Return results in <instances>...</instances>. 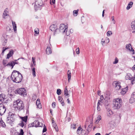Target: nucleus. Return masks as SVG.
I'll return each instance as SVG.
<instances>
[{
  "label": "nucleus",
  "instance_id": "obj_1",
  "mask_svg": "<svg viewBox=\"0 0 135 135\" xmlns=\"http://www.w3.org/2000/svg\"><path fill=\"white\" fill-rule=\"evenodd\" d=\"M11 78L14 82L16 83H19L22 80V76L18 71L14 70L12 73Z\"/></svg>",
  "mask_w": 135,
  "mask_h": 135
},
{
  "label": "nucleus",
  "instance_id": "obj_2",
  "mask_svg": "<svg viewBox=\"0 0 135 135\" xmlns=\"http://www.w3.org/2000/svg\"><path fill=\"white\" fill-rule=\"evenodd\" d=\"M14 104L15 106V107L18 110L20 111L24 109V104L23 101L20 99H18L14 102Z\"/></svg>",
  "mask_w": 135,
  "mask_h": 135
},
{
  "label": "nucleus",
  "instance_id": "obj_3",
  "mask_svg": "<svg viewBox=\"0 0 135 135\" xmlns=\"http://www.w3.org/2000/svg\"><path fill=\"white\" fill-rule=\"evenodd\" d=\"M122 101L120 99H115L113 101V108L114 109H118L121 107Z\"/></svg>",
  "mask_w": 135,
  "mask_h": 135
},
{
  "label": "nucleus",
  "instance_id": "obj_4",
  "mask_svg": "<svg viewBox=\"0 0 135 135\" xmlns=\"http://www.w3.org/2000/svg\"><path fill=\"white\" fill-rule=\"evenodd\" d=\"M15 117L16 115L14 114L9 112L8 117L7 118V123L9 124L11 126H12L15 120Z\"/></svg>",
  "mask_w": 135,
  "mask_h": 135
},
{
  "label": "nucleus",
  "instance_id": "obj_5",
  "mask_svg": "<svg viewBox=\"0 0 135 135\" xmlns=\"http://www.w3.org/2000/svg\"><path fill=\"white\" fill-rule=\"evenodd\" d=\"M15 93L16 94H18L20 95L24 96L26 95V91L24 88H18L14 91Z\"/></svg>",
  "mask_w": 135,
  "mask_h": 135
},
{
  "label": "nucleus",
  "instance_id": "obj_6",
  "mask_svg": "<svg viewBox=\"0 0 135 135\" xmlns=\"http://www.w3.org/2000/svg\"><path fill=\"white\" fill-rule=\"evenodd\" d=\"M68 30V27L67 26L65 25L64 24H61L60 26V30L58 31V33L60 31L63 32V33H66L67 36L69 35V33H67Z\"/></svg>",
  "mask_w": 135,
  "mask_h": 135
},
{
  "label": "nucleus",
  "instance_id": "obj_7",
  "mask_svg": "<svg viewBox=\"0 0 135 135\" xmlns=\"http://www.w3.org/2000/svg\"><path fill=\"white\" fill-rule=\"evenodd\" d=\"M43 126L42 123L39 122L38 120H35L33 123L29 124L28 127H41Z\"/></svg>",
  "mask_w": 135,
  "mask_h": 135
},
{
  "label": "nucleus",
  "instance_id": "obj_8",
  "mask_svg": "<svg viewBox=\"0 0 135 135\" xmlns=\"http://www.w3.org/2000/svg\"><path fill=\"white\" fill-rule=\"evenodd\" d=\"M20 118L22 120L21 123H19V125L23 127L26 124V123L28 117L27 116L24 117H20Z\"/></svg>",
  "mask_w": 135,
  "mask_h": 135
},
{
  "label": "nucleus",
  "instance_id": "obj_9",
  "mask_svg": "<svg viewBox=\"0 0 135 135\" xmlns=\"http://www.w3.org/2000/svg\"><path fill=\"white\" fill-rule=\"evenodd\" d=\"M50 29L51 31H54V35L57 32H58V31L59 30V29L57 28L56 25L55 24H53L51 25L50 27Z\"/></svg>",
  "mask_w": 135,
  "mask_h": 135
},
{
  "label": "nucleus",
  "instance_id": "obj_10",
  "mask_svg": "<svg viewBox=\"0 0 135 135\" xmlns=\"http://www.w3.org/2000/svg\"><path fill=\"white\" fill-rule=\"evenodd\" d=\"M6 110V107L2 104H0V115H2Z\"/></svg>",
  "mask_w": 135,
  "mask_h": 135
},
{
  "label": "nucleus",
  "instance_id": "obj_11",
  "mask_svg": "<svg viewBox=\"0 0 135 135\" xmlns=\"http://www.w3.org/2000/svg\"><path fill=\"white\" fill-rule=\"evenodd\" d=\"M113 84H115V89L116 90H118L121 88V86L120 82L114 81L113 82Z\"/></svg>",
  "mask_w": 135,
  "mask_h": 135
},
{
  "label": "nucleus",
  "instance_id": "obj_12",
  "mask_svg": "<svg viewBox=\"0 0 135 135\" xmlns=\"http://www.w3.org/2000/svg\"><path fill=\"white\" fill-rule=\"evenodd\" d=\"M127 79L131 80V82L132 84H133L135 83V77L133 78L130 74H127L126 76Z\"/></svg>",
  "mask_w": 135,
  "mask_h": 135
},
{
  "label": "nucleus",
  "instance_id": "obj_13",
  "mask_svg": "<svg viewBox=\"0 0 135 135\" xmlns=\"http://www.w3.org/2000/svg\"><path fill=\"white\" fill-rule=\"evenodd\" d=\"M17 60H15V61H11L9 62L8 64H6V65L7 66L11 67V69H12L15 64H17L18 63L16 62Z\"/></svg>",
  "mask_w": 135,
  "mask_h": 135
},
{
  "label": "nucleus",
  "instance_id": "obj_14",
  "mask_svg": "<svg viewBox=\"0 0 135 135\" xmlns=\"http://www.w3.org/2000/svg\"><path fill=\"white\" fill-rule=\"evenodd\" d=\"M135 102V92L132 93L129 100V102L132 103Z\"/></svg>",
  "mask_w": 135,
  "mask_h": 135
},
{
  "label": "nucleus",
  "instance_id": "obj_15",
  "mask_svg": "<svg viewBox=\"0 0 135 135\" xmlns=\"http://www.w3.org/2000/svg\"><path fill=\"white\" fill-rule=\"evenodd\" d=\"M126 49L128 50L129 51L133 52V54H134V50L132 48L131 45L130 44L126 45Z\"/></svg>",
  "mask_w": 135,
  "mask_h": 135
},
{
  "label": "nucleus",
  "instance_id": "obj_16",
  "mask_svg": "<svg viewBox=\"0 0 135 135\" xmlns=\"http://www.w3.org/2000/svg\"><path fill=\"white\" fill-rule=\"evenodd\" d=\"M8 16V9L7 8H6L5 9L3 13V17L4 18H7V16Z\"/></svg>",
  "mask_w": 135,
  "mask_h": 135
},
{
  "label": "nucleus",
  "instance_id": "obj_17",
  "mask_svg": "<svg viewBox=\"0 0 135 135\" xmlns=\"http://www.w3.org/2000/svg\"><path fill=\"white\" fill-rule=\"evenodd\" d=\"M14 54V51L13 50H10L8 53L7 55V58L9 59Z\"/></svg>",
  "mask_w": 135,
  "mask_h": 135
},
{
  "label": "nucleus",
  "instance_id": "obj_18",
  "mask_svg": "<svg viewBox=\"0 0 135 135\" xmlns=\"http://www.w3.org/2000/svg\"><path fill=\"white\" fill-rule=\"evenodd\" d=\"M83 130V129L80 127V126L77 129L76 133L79 134H81L82 135V133Z\"/></svg>",
  "mask_w": 135,
  "mask_h": 135
},
{
  "label": "nucleus",
  "instance_id": "obj_19",
  "mask_svg": "<svg viewBox=\"0 0 135 135\" xmlns=\"http://www.w3.org/2000/svg\"><path fill=\"white\" fill-rule=\"evenodd\" d=\"M102 104L103 103L100 101H98L97 107V109L98 111H100L101 109L100 108L102 106Z\"/></svg>",
  "mask_w": 135,
  "mask_h": 135
},
{
  "label": "nucleus",
  "instance_id": "obj_20",
  "mask_svg": "<svg viewBox=\"0 0 135 135\" xmlns=\"http://www.w3.org/2000/svg\"><path fill=\"white\" fill-rule=\"evenodd\" d=\"M49 45L47 46L46 50V53L47 54H49L52 53V51Z\"/></svg>",
  "mask_w": 135,
  "mask_h": 135
},
{
  "label": "nucleus",
  "instance_id": "obj_21",
  "mask_svg": "<svg viewBox=\"0 0 135 135\" xmlns=\"http://www.w3.org/2000/svg\"><path fill=\"white\" fill-rule=\"evenodd\" d=\"M131 28L134 31H132V33L135 32V21H132L131 23Z\"/></svg>",
  "mask_w": 135,
  "mask_h": 135
},
{
  "label": "nucleus",
  "instance_id": "obj_22",
  "mask_svg": "<svg viewBox=\"0 0 135 135\" xmlns=\"http://www.w3.org/2000/svg\"><path fill=\"white\" fill-rule=\"evenodd\" d=\"M58 100L60 103L62 105L64 106V100L62 97L60 96H59L58 97Z\"/></svg>",
  "mask_w": 135,
  "mask_h": 135
},
{
  "label": "nucleus",
  "instance_id": "obj_23",
  "mask_svg": "<svg viewBox=\"0 0 135 135\" xmlns=\"http://www.w3.org/2000/svg\"><path fill=\"white\" fill-rule=\"evenodd\" d=\"M113 114L112 111L109 109H108L107 110V116L110 117Z\"/></svg>",
  "mask_w": 135,
  "mask_h": 135
},
{
  "label": "nucleus",
  "instance_id": "obj_24",
  "mask_svg": "<svg viewBox=\"0 0 135 135\" xmlns=\"http://www.w3.org/2000/svg\"><path fill=\"white\" fill-rule=\"evenodd\" d=\"M12 25L13 26V28L15 32H16L17 31V25L15 22L12 21Z\"/></svg>",
  "mask_w": 135,
  "mask_h": 135
},
{
  "label": "nucleus",
  "instance_id": "obj_25",
  "mask_svg": "<svg viewBox=\"0 0 135 135\" xmlns=\"http://www.w3.org/2000/svg\"><path fill=\"white\" fill-rule=\"evenodd\" d=\"M36 104L38 108H41V104L39 99H37V100L36 102Z\"/></svg>",
  "mask_w": 135,
  "mask_h": 135
},
{
  "label": "nucleus",
  "instance_id": "obj_26",
  "mask_svg": "<svg viewBox=\"0 0 135 135\" xmlns=\"http://www.w3.org/2000/svg\"><path fill=\"white\" fill-rule=\"evenodd\" d=\"M128 88L127 87L125 88L122 89L120 93L122 94H124L126 93L127 90Z\"/></svg>",
  "mask_w": 135,
  "mask_h": 135
},
{
  "label": "nucleus",
  "instance_id": "obj_27",
  "mask_svg": "<svg viewBox=\"0 0 135 135\" xmlns=\"http://www.w3.org/2000/svg\"><path fill=\"white\" fill-rule=\"evenodd\" d=\"M133 4V2H130L128 4L127 7L126 9L127 10H129L131 8Z\"/></svg>",
  "mask_w": 135,
  "mask_h": 135
},
{
  "label": "nucleus",
  "instance_id": "obj_28",
  "mask_svg": "<svg viewBox=\"0 0 135 135\" xmlns=\"http://www.w3.org/2000/svg\"><path fill=\"white\" fill-rule=\"evenodd\" d=\"M67 75H68V80L69 82V81L71 79V72L70 71V70H68V72L67 73Z\"/></svg>",
  "mask_w": 135,
  "mask_h": 135
},
{
  "label": "nucleus",
  "instance_id": "obj_29",
  "mask_svg": "<svg viewBox=\"0 0 135 135\" xmlns=\"http://www.w3.org/2000/svg\"><path fill=\"white\" fill-rule=\"evenodd\" d=\"M64 92V94L65 96H66L67 97H69V96H68L69 95L68 92V89H67V86H66L65 88Z\"/></svg>",
  "mask_w": 135,
  "mask_h": 135
},
{
  "label": "nucleus",
  "instance_id": "obj_30",
  "mask_svg": "<svg viewBox=\"0 0 135 135\" xmlns=\"http://www.w3.org/2000/svg\"><path fill=\"white\" fill-rule=\"evenodd\" d=\"M6 99L4 98V96L3 94L0 95V100L3 102L5 101L4 100Z\"/></svg>",
  "mask_w": 135,
  "mask_h": 135
},
{
  "label": "nucleus",
  "instance_id": "obj_31",
  "mask_svg": "<svg viewBox=\"0 0 135 135\" xmlns=\"http://www.w3.org/2000/svg\"><path fill=\"white\" fill-rule=\"evenodd\" d=\"M41 5H40L39 4H38L37 2L36 1L35 3V5L34 8L35 10H37V8L39 7V6H41Z\"/></svg>",
  "mask_w": 135,
  "mask_h": 135
},
{
  "label": "nucleus",
  "instance_id": "obj_32",
  "mask_svg": "<svg viewBox=\"0 0 135 135\" xmlns=\"http://www.w3.org/2000/svg\"><path fill=\"white\" fill-rule=\"evenodd\" d=\"M114 122H113L112 121L110 123H109V124H108L109 125V126H110V128L111 129L113 128L114 127Z\"/></svg>",
  "mask_w": 135,
  "mask_h": 135
},
{
  "label": "nucleus",
  "instance_id": "obj_33",
  "mask_svg": "<svg viewBox=\"0 0 135 135\" xmlns=\"http://www.w3.org/2000/svg\"><path fill=\"white\" fill-rule=\"evenodd\" d=\"M0 126L4 128L6 126L5 123L2 120L0 121Z\"/></svg>",
  "mask_w": 135,
  "mask_h": 135
},
{
  "label": "nucleus",
  "instance_id": "obj_34",
  "mask_svg": "<svg viewBox=\"0 0 135 135\" xmlns=\"http://www.w3.org/2000/svg\"><path fill=\"white\" fill-rule=\"evenodd\" d=\"M32 71V73L34 77L36 76V72L35 71V68H31Z\"/></svg>",
  "mask_w": 135,
  "mask_h": 135
},
{
  "label": "nucleus",
  "instance_id": "obj_35",
  "mask_svg": "<svg viewBox=\"0 0 135 135\" xmlns=\"http://www.w3.org/2000/svg\"><path fill=\"white\" fill-rule=\"evenodd\" d=\"M79 9L77 10H74L73 11V15L74 16H77L78 13Z\"/></svg>",
  "mask_w": 135,
  "mask_h": 135
},
{
  "label": "nucleus",
  "instance_id": "obj_36",
  "mask_svg": "<svg viewBox=\"0 0 135 135\" xmlns=\"http://www.w3.org/2000/svg\"><path fill=\"white\" fill-rule=\"evenodd\" d=\"M89 133V131L88 130H83L82 135H88Z\"/></svg>",
  "mask_w": 135,
  "mask_h": 135
},
{
  "label": "nucleus",
  "instance_id": "obj_37",
  "mask_svg": "<svg viewBox=\"0 0 135 135\" xmlns=\"http://www.w3.org/2000/svg\"><path fill=\"white\" fill-rule=\"evenodd\" d=\"M34 32L36 34H38L39 33V30L38 29V28L35 29L34 30Z\"/></svg>",
  "mask_w": 135,
  "mask_h": 135
},
{
  "label": "nucleus",
  "instance_id": "obj_38",
  "mask_svg": "<svg viewBox=\"0 0 135 135\" xmlns=\"http://www.w3.org/2000/svg\"><path fill=\"white\" fill-rule=\"evenodd\" d=\"M112 34V32L111 31H108L107 32V36H109Z\"/></svg>",
  "mask_w": 135,
  "mask_h": 135
},
{
  "label": "nucleus",
  "instance_id": "obj_39",
  "mask_svg": "<svg viewBox=\"0 0 135 135\" xmlns=\"http://www.w3.org/2000/svg\"><path fill=\"white\" fill-rule=\"evenodd\" d=\"M57 93L58 95H59L61 94V90L60 89H57Z\"/></svg>",
  "mask_w": 135,
  "mask_h": 135
},
{
  "label": "nucleus",
  "instance_id": "obj_40",
  "mask_svg": "<svg viewBox=\"0 0 135 135\" xmlns=\"http://www.w3.org/2000/svg\"><path fill=\"white\" fill-rule=\"evenodd\" d=\"M118 59L117 57H116L115 59V61L113 62V63L114 64H116L118 63Z\"/></svg>",
  "mask_w": 135,
  "mask_h": 135
},
{
  "label": "nucleus",
  "instance_id": "obj_41",
  "mask_svg": "<svg viewBox=\"0 0 135 135\" xmlns=\"http://www.w3.org/2000/svg\"><path fill=\"white\" fill-rule=\"evenodd\" d=\"M111 19H112V21L113 22V23L115 24V21L114 20V16H112L111 17Z\"/></svg>",
  "mask_w": 135,
  "mask_h": 135
},
{
  "label": "nucleus",
  "instance_id": "obj_42",
  "mask_svg": "<svg viewBox=\"0 0 135 135\" xmlns=\"http://www.w3.org/2000/svg\"><path fill=\"white\" fill-rule=\"evenodd\" d=\"M104 99V98L103 96V95H102L101 96L100 98V100H99L98 101H100L101 102L103 103V99Z\"/></svg>",
  "mask_w": 135,
  "mask_h": 135
},
{
  "label": "nucleus",
  "instance_id": "obj_43",
  "mask_svg": "<svg viewBox=\"0 0 135 135\" xmlns=\"http://www.w3.org/2000/svg\"><path fill=\"white\" fill-rule=\"evenodd\" d=\"M76 126V124H72L71 125V128H72L73 129H75Z\"/></svg>",
  "mask_w": 135,
  "mask_h": 135
},
{
  "label": "nucleus",
  "instance_id": "obj_44",
  "mask_svg": "<svg viewBox=\"0 0 135 135\" xmlns=\"http://www.w3.org/2000/svg\"><path fill=\"white\" fill-rule=\"evenodd\" d=\"M7 63V61L6 60H3V64L4 66H7L6 65Z\"/></svg>",
  "mask_w": 135,
  "mask_h": 135
},
{
  "label": "nucleus",
  "instance_id": "obj_45",
  "mask_svg": "<svg viewBox=\"0 0 135 135\" xmlns=\"http://www.w3.org/2000/svg\"><path fill=\"white\" fill-rule=\"evenodd\" d=\"M55 0H50V3L51 4H53L55 2Z\"/></svg>",
  "mask_w": 135,
  "mask_h": 135
},
{
  "label": "nucleus",
  "instance_id": "obj_46",
  "mask_svg": "<svg viewBox=\"0 0 135 135\" xmlns=\"http://www.w3.org/2000/svg\"><path fill=\"white\" fill-rule=\"evenodd\" d=\"M47 130V129L46 128V127L45 126V125H44V128L42 132H45Z\"/></svg>",
  "mask_w": 135,
  "mask_h": 135
},
{
  "label": "nucleus",
  "instance_id": "obj_47",
  "mask_svg": "<svg viewBox=\"0 0 135 135\" xmlns=\"http://www.w3.org/2000/svg\"><path fill=\"white\" fill-rule=\"evenodd\" d=\"M24 134V132L23 130L22 129H21L20 130V132L19 134V135H23Z\"/></svg>",
  "mask_w": 135,
  "mask_h": 135
},
{
  "label": "nucleus",
  "instance_id": "obj_48",
  "mask_svg": "<svg viewBox=\"0 0 135 135\" xmlns=\"http://www.w3.org/2000/svg\"><path fill=\"white\" fill-rule=\"evenodd\" d=\"M76 51L77 54H79L80 53V50H79V47L77 48L76 50Z\"/></svg>",
  "mask_w": 135,
  "mask_h": 135
},
{
  "label": "nucleus",
  "instance_id": "obj_49",
  "mask_svg": "<svg viewBox=\"0 0 135 135\" xmlns=\"http://www.w3.org/2000/svg\"><path fill=\"white\" fill-rule=\"evenodd\" d=\"M106 43H108L109 42V40L108 38H106V39L105 41Z\"/></svg>",
  "mask_w": 135,
  "mask_h": 135
},
{
  "label": "nucleus",
  "instance_id": "obj_50",
  "mask_svg": "<svg viewBox=\"0 0 135 135\" xmlns=\"http://www.w3.org/2000/svg\"><path fill=\"white\" fill-rule=\"evenodd\" d=\"M52 106L53 108H54L55 107V103L53 102L52 104Z\"/></svg>",
  "mask_w": 135,
  "mask_h": 135
},
{
  "label": "nucleus",
  "instance_id": "obj_51",
  "mask_svg": "<svg viewBox=\"0 0 135 135\" xmlns=\"http://www.w3.org/2000/svg\"><path fill=\"white\" fill-rule=\"evenodd\" d=\"M8 48H5V47H3V50L2 51V53H3Z\"/></svg>",
  "mask_w": 135,
  "mask_h": 135
},
{
  "label": "nucleus",
  "instance_id": "obj_52",
  "mask_svg": "<svg viewBox=\"0 0 135 135\" xmlns=\"http://www.w3.org/2000/svg\"><path fill=\"white\" fill-rule=\"evenodd\" d=\"M32 60L34 64H35V59L34 57H32Z\"/></svg>",
  "mask_w": 135,
  "mask_h": 135
},
{
  "label": "nucleus",
  "instance_id": "obj_53",
  "mask_svg": "<svg viewBox=\"0 0 135 135\" xmlns=\"http://www.w3.org/2000/svg\"><path fill=\"white\" fill-rule=\"evenodd\" d=\"M54 128L55 129V130L56 132H58V127H57L55 126V127H54Z\"/></svg>",
  "mask_w": 135,
  "mask_h": 135
},
{
  "label": "nucleus",
  "instance_id": "obj_54",
  "mask_svg": "<svg viewBox=\"0 0 135 135\" xmlns=\"http://www.w3.org/2000/svg\"><path fill=\"white\" fill-rule=\"evenodd\" d=\"M97 94L98 95H100L101 94V91H98L97 92Z\"/></svg>",
  "mask_w": 135,
  "mask_h": 135
},
{
  "label": "nucleus",
  "instance_id": "obj_55",
  "mask_svg": "<svg viewBox=\"0 0 135 135\" xmlns=\"http://www.w3.org/2000/svg\"><path fill=\"white\" fill-rule=\"evenodd\" d=\"M98 119L99 120H98V122H99L100 120H101V116L99 115L98 117Z\"/></svg>",
  "mask_w": 135,
  "mask_h": 135
},
{
  "label": "nucleus",
  "instance_id": "obj_56",
  "mask_svg": "<svg viewBox=\"0 0 135 135\" xmlns=\"http://www.w3.org/2000/svg\"><path fill=\"white\" fill-rule=\"evenodd\" d=\"M132 70H135V64L132 67Z\"/></svg>",
  "mask_w": 135,
  "mask_h": 135
},
{
  "label": "nucleus",
  "instance_id": "obj_57",
  "mask_svg": "<svg viewBox=\"0 0 135 135\" xmlns=\"http://www.w3.org/2000/svg\"><path fill=\"white\" fill-rule=\"evenodd\" d=\"M104 11H105V10H104L103 11V13H102V16L103 17H104Z\"/></svg>",
  "mask_w": 135,
  "mask_h": 135
},
{
  "label": "nucleus",
  "instance_id": "obj_58",
  "mask_svg": "<svg viewBox=\"0 0 135 135\" xmlns=\"http://www.w3.org/2000/svg\"><path fill=\"white\" fill-rule=\"evenodd\" d=\"M67 102H68V103H70V100H69V99H67Z\"/></svg>",
  "mask_w": 135,
  "mask_h": 135
},
{
  "label": "nucleus",
  "instance_id": "obj_59",
  "mask_svg": "<svg viewBox=\"0 0 135 135\" xmlns=\"http://www.w3.org/2000/svg\"><path fill=\"white\" fill-rule=\"evenodd\" d=\"M103 38L102 39V41H101V43L102 42V45H103V43H104L105 42V41H103Z\"/></svg>",
  "mask_w": 135,
  "mask_h": 135
},
{
  "label": "nucleus",
  "instance_id": "obj_60",
  "mask_svg": "<svg viewBox=\"0 0 135 135\" xmlns=\"http://www.w3.org/2000/svg\"><path fill=\"white\" fill-rule=\"evenodd\" d=\"M95 135H101L100 133H96Z\"/></svg>",
  "mask_w": 135,
  "mask_h": 135
},
{
  "label": "nucleus",
  "instance_id": "obj_61",
  "mask_svg": "<svg viewBox=\"0 0 135 135\" xmlns=\"http://www.w3.org/2000/svg\"><path fill=\"white\" fill-rule=\"evenodd\" d=\"M50 113H51V114L52 115L53 114H52V110H50Z\"/></svg>",
  "mask_w": 135,
  "mask_h": 135
},
{
  "label": "nucleus",
  "instance_id": "obj_62",
  "mask_svg": "<svg viewBox=\"0 0 135 135\" xmlns=\"http://www.w3.org/2000/svg\"><path fill=\"white\" fill-rule=\"evenodd\" d=\"M83 86L84 87V84H83Z\"/></svg>",
  "mask_w": 135,
  "mask_h": 135
},
{
  "label": "nucleus",
  "instance_id": "obj_63",
  "mask_svg": "<svg viewBox=\"0 0 135 135\" xmlns=\"http://www.w3.org/2000/svg\"><path fill=\"white\" fill-rule=\"evenodd\" d=\"M101 28H103V26H102V25H101Z\"/></svg>",
  "mask_w": 135,
  "mask_h": 135
},
{
  "label": "nucleus",
  "instance_id": "obj_64",
  "mask_svg": "<svg viewBox=\"0 0 135 135\" xmlns=\"http://www.w3.org/2000/svg\"><path fill=\"white\" fill-rule=\"evenodd\" d=\"M109 134H106L105 135H108Z\"/></svg>",
  "mask_w": 135,
  "mask_h": 135
}]
</instances>
